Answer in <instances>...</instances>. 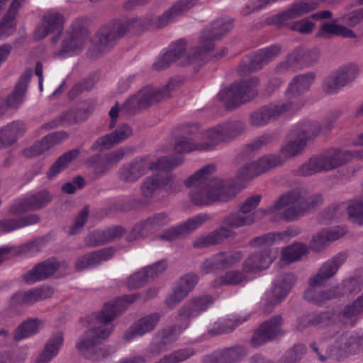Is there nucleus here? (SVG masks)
Segmentation results:
<instances>
[{
    "instance_id": "nucleus-1",
    "label": "nucleus",
    "mask_w": 363,
    "mask_h": 363,
    "mask_svg": "<svg viewBox=\"0 0 363 363\" xmlns=\"http://www.w3.org/2000/svg\"><path fill=\"white\" fill-rule=\"evenodd\" d=\"M233 28L232 23L217 19L210 26L205 28L199 39V45L186 53V42L179 40L166 52L162 57L153 65L155 70L160 71L168 68L173 62L180 66L206 60L213 50L214 41L220 40Z\"/></svg>"
},
{
    "instance_id": "nucleus-2",
    "label": "nucleus",
    "mask_w": 363,
    "mask_h": 363,
    "mask_svg": "<svg viewBox=\"0 0 363 363\" xmlns=\"http://www.w3.org/2000/svg\"><path fill=\"white\" fill-rule=\"evenodd\" d=\"M138 294L127 295L114 302L104 305L100 312L95 315L96 326L86 331L84 336L76 344L78 352L84 357L99 359L106 355V351L99 347L103 340L108 339L114 329L112 322L139 297Z\"/></svg>"
},
{
    "instance_id": "nucleus-3",
    "label": "nucleus",
    "mask_w": 363,
    "mask_h": 363,
    "mask_svg": "<svg viewBox=\"0 0 363 363\" xmlns=\"http://www.w3.org/2000/svg\"><path fill=\"white\" fill-rule=\"evenodd\" d=\"M215 166L208 164L189 177L184 184L191 188V201L196 206H209L216 202H228L237 194L235 187L218 178L211 177Z\"/></svg>"
},
{
    "instance_id": "nucleus-4",
    "label": "nucleus",
    "mask_w": 363,
    "mask_h": 363,
    "mask_svg": "<svg viewBox=\"0 0 363 363\" xmlns=\"http://www.w3.org/2000/svg\"><path fill=\"white\" fill-rule=\"evenodd\" d=\"M183 161L182 157H163L156 161L150 160L147 157L136 158L123 164L118 171V177L121 182L134 183L149 170H170L182 164Z\"/></svg>"
},
{
    "instance_id": "nucleus-5",
    "label": "nucleus",
    "mask_w": 363,
    "mask_h": 363,
    "mask_svg": "<svg viewBox=\"0 0 363 363\" xmlns=\"http://www.w3.org/2000/svg\"><path fill=\"white\" fill-rule=\"evenodd\" d=\"M245 130V125L240 121H233L219 124L206 130L205 138L210 142L205 147H199L186 136L178 138L174 144V150L179 154L189 153L193 150L208 149L210 145H215L223 142L229 141Z\"/></svg>"
},
{
    "instance_id": "nucleus-6",
    "label": "nucleus",
    "mask_w": 363,
    "mask_h": 363,
    "mask_svg": "<svg viewBox=\"0 0 363 363\" xmlns=\"http://www.w3.org/2000/svg\"><path fill=\"white\" fill-rule=\"evenodd\" d=\"M353 157L363 159V149L355 152L331 149L310 158L297 169V174L306 177L320 172H328L345 164Z\"/></svg>"
},
{
    "instance_id": "nucleus-7",
    "label": "nucleus",
    "mask_w": 363,
    "mask_h": 363,
    "mask_svg": "<svg viewBox=\"0 0 363 363\" xmlns=\"http://www.w3.org/2000/svg\"><path fill=\"white\" fill-rule=\"evenodd\" d=\"M306 195L307 190L303 187L291 189L280 195L267 211L260 210L257 213L279 215L280 218L286 221L296 220L304 215L303 201Z\"/></svg>"
},
{
    "instance_id": "nucleus-8",
    "label": "nucleus",
    "mask_w": 363,
    "mask_h": 363,
    "mask_svg": "<svg viewBox=\"0 0 363 363\" xmlns=\"http://www.w3.org/2000/svg\"><path fill=\"white\" fill-rule=\"evenodd\" d=\"M146 25L145 18H131L124 21H115L104 24L96 33L95 46L99 52L108 51L128 31L143 28Z\"/></svg>"
},
{
    "instance_id": "nucleus-9",
    "label": "nucleus",
    "mask_w": 363,
    "mask_h": 363,
    "mask_svg": "<svg viewBox=\"0 0 363 363\" xmlns=\"http://www.w3.org/2000/svg\"><path fill=\"white\" fill-rule=\"evenodd\" d=\"M259 84V80L257 77L241 80L221 90L218 94V98L228 108L237 107L250 101L257 96V87Z\"/></svg>"
},
{
    "instance_id": "nucleus-10",
    "label": "nucleus",
    "mask_w": 363,
    "mask_h": 363,
    "mask_svg": "<svg viewBox=\"0 0 363 363\" xmlns=\"http://www.w3.org/2000/svg\"><path fill=\"white\" fill-rule=\"evenodd\" d=\"M89 40V32L84 20L76 19L62 41L61 50L56 53L59 57L80 52Z\"/></svg>"
},
{
    "instance_id": "nucleus-11",
    "label": "nucleus",
    "mask_w": 363,
    "mask_h": 363,
    "mask_svg": "<svg viewBox=\"0 0 363 363\" xmlns=\"http://www.w3.org/2000/svg\"><path fill=\"white\" fill-rule=\"evenodd\" d=\"M302 104L294 101L262 106L250 114V123L251 125L256 127L266 125L272 119H276L288 112L298 111Z\"/></svg>"
},
{
    "instance_id": "nucleus-12",
    "label": "nucleus",
    "mask_w": 363,
    "mask_h": 363,
    "mask_svg": "<svg viewBox=\"0 0 363 363\" xmlns=\"http://www.w3.org/2000/svg\"><path fill=\"white\" fill-rule=\"evenodd\" d=\"M313 5L305 4L304 1L295 2L285 10L268 17L266 23L279 28H287L291 30V25L294 22L292 20L313 11Z\"/></svg>"
},
{
    "instance_id": "nucleus-13",
    "label": "nucleus",
    "mask_w": 363,
    "mask_h": 363,
    "mask_svg": "<svg viewBox=\"0 0 363 363\" xmlns=\"http://www.w3.org/2000/svg\"><path fill=\"white\" fill-rule=\"evenodd\" d=\"M242 259V253L240 251L220 252L205 259L200 269L205 274L213 273L218 270L231 268L238 264Z\"/></svg>"
},
{
    "instance_id": "nucleus-14",
    "label": "nucleus",
    "mask_w": 363,
    "mask_h": 363,
    "mask_svg": "<svg viewBox=\"0 0 363 363\" xmlns=\"http://www.w3.org/2000/svg\"><path fill=\"white\" fill-rule=\"evenodd\" d=\"M179 186V182L174 181V177L169 175L162 177L158 174L146 177L140 184V190L143 199L146 203H152L159 196L164 186L172 187Z\"/></svg>"
},
{
    "instance_id": "nucleus-15",
    "label": "nucleus",
    "mask_w": 363,
    "mask_h": 363,
    "mask_svg": "<svg viewBox=\"0 0 363 363\" xmlns=\"http://www.w3.org/2000/svg\"><path fill=\"white\" fill-rule=\"evenodd\" d=\"M282 323L283 320L280 315H274L262 323L255 331L251 338L252 345L258 347L274 340L281 333Z\"/></svg>"
},
{
    "instance_id": "nucleus-16",
    "label": "nucleus",
    "mask_w": 363,
    "mask_h": 363,
    "mask_svg": "<svg viewBox=\"0 0 363 363\" xmlns=\"http://www.w3.org/2000/svg\"><path fill=\"white\" fill-rule=\"evenodd\" d=\"M294 282V277L291 274H286L277 281L272 291L267 294L266 303L263 307L264 313H271L274 306L285 298Z\"/></svg>"
},
{
    "instance_id": "nucleus-17",
    "label": "nucleus",
    "mask_w": 363,
    "mask_h": 363,
    "mask_svg": "<svg viewBox=\"0 0 363 363\" xmlns=\"http://www.w3.org/2000/svg\"><path fill=\"white\" fill-rule=\"evenodd\" d=\"M315 78V75L313 72H308L294 77L286 91V96L289 100L288 102L296 101L298 104L301 103L303 104L299 109L303 107L306 100L300 96L309 90Z\"/></svg>"
},
{
    "instance_id": "nucleus-18",
    "label": "nucleus",
    "mask_w": 363,
    "mask_h": 363,
    "mask_svg": "<svg viewBox=\"0 0 363 363\" xmlns=\"http://www.w3.org/2000/svg\"><path fill=\"white\" fill-rule=\"evenodd\" d=\"M175 84L169 82L161 89L146 88L140 91L135 96L137 105L140 108H145L156 103L164 101L171 97Z\"/></svg>"
},
{
    "instance_id": "nucleus-19",
    "label": "nucleus",
    "mask_w": 363,
    "mask_h": 363,
    "mask_svg": "<svg viewBox=\"0 0 363 363\" xmlns=\"http://www.w3.org/2000/svg\"><path fill=\"white\" fill-rule=\"evenodd\" d=\"M53 294L54 290L50 286L38 287L28 291H18L12 296L10 306L12 308L23 305L30 306L38 301L50 298Z\"/></svg>"
},
{
    "instance_id": "nucleus-20",
    "label": "nucleus",
    "mask_w": 363,
    "mask_h": 363,
    "mask_svg": "<svg viewBox=\"0 0 363 363\" xmlns=\"http://www.w3.org/2000/svg\"><path fill=\"white\" fill-rule=\"evenodd\" d=\"M133 134L132 128L128 124L118 126L113 132L99 138L91 146L92 151L110 150L114 145L128 139Z\"/></svg>"
},
{
    "instance_id": "nucleus-21",
    "label": "nucleus",
    "mask_w": 363,
    "mask_h": 363,
    "mask_svg": "<svg viewBox=\"0 0 363 363\" xmlns=\"http://www.w3.org/2000/svg\"><path fill=\"white\" fill-rule=\"evenodd\" d=\"M52 200V196L47 191H42L32 194L21 200L16 201L10 208L11 214H21L28 211L37 210L45 206Z\"/></svg>"
},
{
    "instance_id": "nucleus-22",
    "label": "nucleus",
    "mask_w": 363,
    "mask_h": 363,
    "mask_svg": "<svg viewBox=\"0 0 363 363\" xmlns=\"http://www.w3.org/2000/svg\"><path fill=\"white\" fill-rule=\"evenodd\" d=\"M281 52V47L274 45L259 50L248 64H242L239 68L240 75H246L260 69L263 65H267Z\"/></svg>"
},
{
    "instance_id": "nucleus-23",
    "label": "nucleus",
    "mask_w": 363,
    "mask_h": 363,
    "mask_svg": "<svg viewBox=\"0 0 363 363\" xmlns=\"http://www.w3.org/2000/svg\"><path fill=\"white\" fill-rule=\"evenodd\" d=\"M345 255H338L322 264L317 273L308 279V285L316 287L324 285L337 272L340 266L345 261Z\"/></svg>"
},
{
    "instance_id": "nucleus-24",
    "label": "nucleus",
    "mask_w": 363,
    "mask_h": 363,
    "mask_svg": "<svg viewBox=\"0 0 363 363\" xmlns=\"http://www.w3.org/2000/svg\"><path fill=\"white\" fill-rule=\"evenodd\" d=\"M275 255L272 250H255L248 255L242 262L245 272L257 273L267 269L275 259Z\"/></svg>"
},
{
    "instance_id": "nucleus-25",
    "label": "nucleus",
    "mask_w": 363,
    "mask_h": 363,
    "mask_svg": "<svg viewBox=\"0 0 363 363\" xmlns=\"http://www.w3.org/2000/svg\"><path fill=\"white\" fill-rule=\"evenodd\" d=\"M64 17L57 12L50 11L43 17V23L34 32V38L40 40L51 33L60 34L63 30Z\"/></svg>"
},
{
    "instance_id": "nucleus-26",
    "label": "nucleus",
    "mask_w": 363,
    "mask_h": 363,
    "mask_svg": "<svg viewBox=\"0 0 363 363\" xmlns=\"http://www.w3.org/2000/svg\"><path fill=\"white\" fill-rule=\"evenodd\" d=\"M114 254L115 250L113 247L93 251L77 258L74 263V267L77 271L79 272L88 268L95 267L112 258Z\"/></svg>"
},
{
    "instance_id": "nucleus-27",
    "label": "nucleus",
    "mask_w": 363,
    "mask_h": 363,
    "mask_svg": "<svg viewBox=\"0 0 363 363\" xmlns=\"http://www.w3.org/2000/svg\"><path fill=\"white\" fill-rule=\"evenodd\" d=\"M182 330V326L174 325L159 331L152 343L151 352L160 353L166 351L177 340Z\"/></svg>"
},
{
    "instance_id": "nucleus-28",
    "label": "nucleus",
    "mask_w": 363,
    "mask_h": 363,
    "mask_svg": "<svg viewBox=\"0 0 363 363\" xmlns=\"http://www.w3.org/2000/svg\"><path fill=\"white\" fill-rule=\"evenodd\" d=\"M213 303V298L209 295L192 298L179 308L178 316L180 319L196 317L205 311Z\"/></svg>"
},
{
    "instance_id": "nucleus-29",
    "label": "nucleus",
    "mask_w": 363,
    "mask_h": 363,
    "mask_svg": "<svg viewBox=\"0 0 363 363\" xmlns=\"http://www.w3.org/2000/svg\"><path fill=\"white\" fill-rule=\"evenodd\" d=\"M59 267L60 264L57 261L48 259L35 265L23 276V280L27 284L45 280L53 275Z\"/></svg>"
},
{
    "instance_id": "nucleus-30",
    "label": "nucleus",
    "mask_w": 363,
    "mask_h": 363,
    "mask_svg": "<svg viewBox=\"0 0 363 363\" xmlns=\"http://www.w3.org/2000/svg\"><path fill=\"white\" fill-rule=\"evenodd\" d=\"M68 135L65 131L55 132L44 137L41 140L23 150V155L26 157H33L43 154L53 145L67 139Z\"/></svg>"
},
{
    "instance_id": "nucleus-31",
    "label": "nucleus",
    "mask_w": 363,
    "mask_h": 363,
    "mask_svg": "<svg viewBox=\"0 0 363 363\" xmlns=\"http://www.w3.org/2000/svg\"><path fill=\"white\" fill-rule=\"evenodd\" d=\"M255 222L253 214L244 215L240 211L225 216L218 229L225 239L234 235L233 229L251 225Z\"/></svg>"
},
{
    "instance_id": "nucleus-32",
    "label": "nucleus",
    "mask_w": 363,
    "mask_h": 363,
    "mask_svg": "<svg viewBox=\"0 0 363 363\" xmlns=\"http://www.w3.org/2000/svg\"><path fill=\"white\" fill-rule=\"evenodd\" d=\"M247 354V350L236 345L217 350L205 357V363H233L241 360Z\"/></svg>"
},
{
    "instance_id": "nucleus-33",
    "label": "nucleus",
    "mask_w": 363,
    "mask_h": 363,
    "mask_svg": "<svg viewBox=\"0 0 363 363\" xmlns=\"http://www.w3.org/2000/svg\"><path fill=\"white\" fill-rule=\"evenodd\" d=\"M345 233L344 228L339 226L330 229H323L315 234L310 242V248L315 252H320L328 244L341 238Z\"/></svg>"
},
{
    "instance_id": "nucleus-34",
    "label": "nucleus",
    "mask_w": 363,
    "mask_h": 363,
    "mask_svg": "<svg viewBox=\"0 0 363 363\" xmlns=\"http://www.w3.org/2000/svg\"><path fill=\"white\" fill-rule=\"evenodd\" d=\"M160 319L158 313H153L146 315L135 322L124 335L125 340H130L136 336H142L144 334L153 330Z\"/></svg>"
},
{
    "instance_id": "nucleus-35",
    "label": "nucleus",
    "mask_w": 363,
    "mask_h": 363,
    "mask_svg": "<svg viewBox=\"0 0 363 363\" xmlns=\"http://www.w3.org/2000/svg\"><path fill=\"white\" fill-rule=\"evenodd\" d=\"M26 126L21 121H13L0 130V148L9 147L24 135Z\"/></svg>"
},
{
    "instance_id": "nucleus-36",
    "label": "nucleus",
    "mask_w": 363,
    "mask_h": 363,
    "mask_svg": "<svg viewBox=\"0 0 363 363\" xmlns=\"http://www.w3.org/2000/svg\"><path fill=\"white\" fill-rule=\"evenodd\" d=\"M321 129V125L318 121H303L291 130V135L304 140V142L307 143L308 141L314 140L320 134Z\"/></svg>"
},
{
    "instance_id": "nucleus-37",
    "label": "nucleus",
    "mask_w": 363,
    "mask_h": 363,
    "mask_svg": "<svg viewBox=\"0 0 363 363\" xmlns=\"http://www.w3.org/2000/svg\"><path fill=\"white\" fill-rule=\"evenodd\" d=\"M291 235L292 233L290 230L280 233H269L251 239L249 245L252 248L257 249V250H272L270 247L275 240L288 238Z\"/></svg>"
},
{
    "instance_id": "nucleus-38",
    "label": "nucleus",
    "mask_w": 363,
    "mask_h": 363,
    "mask_svg": "<svg viewBox=\"0 0 363 363\" xmlns=\"http://www.w3.org/2000/svg\"><path fill=\"white\" fill-rule=\"evenodd\" d=\"M248 272L242 269H232L226 272L224 274L216 279L213 285L215 287L222 286H238L248 281Z\"/></svg>"
},
{
    "instance_id": "nucleus-39",
    "label": "nucleus",
    "mask_w": 363,
    "mask_h": 363,
    "mask_svg": "<svg viewBox=\"0 0 363 363\" xmlns=\"http://www.w3.org/2000/svg\"><path fill=\"white\" fill-rule=\"evenodd\" d=\"M31 75L30 71H26L22 74L16 85L14 91L6 100V104L9 108H17L22 103Z\"/></svg>"
},
{
    "instance_id": "nucleus-40",
    "label": "nucleus",
    "mask_w": 363,
    "mask_h": 363,
    "mask_svg": "<svg viewBox=\"0 0 363 363\" xmlns=\"http://www.w3.org/2000/svg\"><path fill=\"white\" fill-rule=\"evenodd\" d=\"M63 340L64 338L62 333L53 335L48 340L35 363H48L56 357L63 343Z\"/></svg>"
},
{
    "instance_id": "nucleus-41",
    "label": "nucleus",
    "mask_w": 363,
    "mask_h": 363,
    "mask_svg": "<svg viewBox=\"0 0 363 363\" xmlns=\"http://www.w3.org/2000/svg\"><path fill=\"white\" fill-rule=\"evenodd\" d=\"M63 340L64 338L62 333L53 335L48 340L35 363H48L56 357L63 343Z\"/></svg>"
},
{
    "instance_id": "nucleus-42",
    "label": "nucleus",
    "mask_w": 363,
    "mask_h": 363,
    "mask_svg": "<svg viewBox=\"0 0 363 363\" xmlns=\"http://www.w3.org/2000/svg\"><path fill=\"white\" fill-rule=\"evenodd\" d=\"M63 340L64 338L62 333L53 335L48 340L35 363H48L56 357L63 343Z\"/></svg>"
},
{
    "instance_id": "nucleus-43",
    "label": "nucleus",
    "mask_w": 363,
    "mask_h": 363,
    "mask_svg": "<svg viewBox=\"0 0 363 363\" xmlns=\"http://www.w3.org/2000/svg\"><path fill=\"white\" fill-rule=\"evenodd\" d=\"M247 318H234L218 320L209 323L208 333L211 336L220 335L222 334L233 332L240 324L246 321Z\"/></svg>"
},
{
    "instance_id": "nucleus-44",
    "label": "nucleus",
    "mask_w": 363,
    "mask_h": 363,
    "mask_svg": "<svg viewBox=\"0 0 363 363\" xmlns=\"http://www.w3.org/2000/svg\"><path fill=\"white\" fill-rule=\"evenodd\" d=\"M43 324V320L37 318L22 322L13 331V340L18 342L36 334Z\"/></svg>"
},
{
    "instance_id": "nucleus-45",
    "label": "nucleus",
    "mask_w": 363,
    "mask_h": 363,
    "mask_svg": "<svg viewBox=\"0 0 363 363\" xmlns=\"http://www.w3.org/2000/svg\"><path fill=\"white\" fill-rule=\"evenodd\" d=\"M94 107V104L91 101L87 108H72L62 115L61 121L70 125L82 122L88 118Z\"/></svg>"
},
{
    "instance_id": "nucleus-46",
    "label": "nucleus",
    "mask_w": 363,
    "mask_h": 363,
    "mask_svg": "<svg viewBox=\"0 0 363 363\" xmlns=\"http://www.w3.org/2000/svg\"><path fill=\"white\" fill-rule=\"evenodd\" d=\"M315 287L309 286L305 291L304 297L306 300L313 302L318 306H322L327 301L336 298L337 291V289H328L316 291Z\"/></svg>"
},
{
    "instance_id": "nucleus-47",
    "label": "nucleus",
    "mask_w": 363,
    "mask_h": 363,
    "mask_svg": "<svg viewBox=\"0 0 363 363\" xmlns=\"http://www.w3.org/2000/svg\"><path fill=\"white\" fill-rule=\"evenodd\" d=\"M308 252V247L302 243L296 242L282 249L281 260L285 264H291L300 260Z\"/></svg>"
},
{
    "instance_id": "nucleus-48",
    "label": "nucleus",
    "mask_w": 363,
    "mask_h": 363,
    "mask_svg": "<svg viewBox=\"0 0 363 363\" xmlns=\"http://www.w3.org/2000/svg\"><path fill=\"white\" fill-rule=\"evenodd\" d=\"M79 153L80 151L79 149H73L65 152L50 167V169L47 172L48 177L49 179H52L61 172L69 163L79 155Z\"/></svg>"
},
{
    "instance_id": "nucleus-49",
    "label": "nucleus",
    "mask_w": 363,
    "mask_h": 363,
    "mask_svg": "<svg viewBox=\"0 0 363 363\" xmlns=\"http://www.w3.org/2000/svg\"><path fill=\"white\" fill-rule=\"evenodd\" d=\"M25 0H13L9 7V11L6 15L3 17L0 23V28L2 32L9 33L13 32L16 26V17L18 10L22 6V3Z\"/></svg>"
},
{
    "instance_id": "nucleus-50",
    "label": "nucleus",
    "mask_w": 363,
    "mask_h": 363,
    "mask_svg": "<svg viewBox=\"0 0 363 363\" xmlns=\"http://www.w3.org/2000/svg\"><path fill=\"white\" fill-rule=\"evenodd\" d=\"M289 137V141L281 148V154L285 159L300 155L307 145L304 140L293 137L291 132Z\"/></svg>"
},
{
    "instance_id": "nucleus-51",
    "label": "nucleus",
    "mask_w": 363,
    "mask_h": 363,
    "mask_svg": "<svg viewBox=\"0 0 363 363\" xmlns=\"http://www.w3.org/2000/svg\"><path fill=\"white\" fill-rule=\"evenodd\" d=\"M155 232L156 230L153 227L152 222L149 218H147L134 225L126 239L128 241H133L146 238Z\"/></svg>"
},
{
    "instance_id": "nucleus-52",
    "label": "nucleus",
    "mask_w": 363,
    "mask_h": 363,
    "mask_svg": "<svg viewBox=\"0 0 363 363\" xmlns=\"http://www.w3.org/2000/svg\"><path fill=\"white\" fill-rule=\"evenodd\" d=\"M340 314L345 319L350 320L352 325L354 324L358 316L363 314V294L345 306Z\"/></svg>"
},
{
    "instance_id": "nucleus-53",
    "label": "nucleus",
    "mask_w": 363,
    "mask_h": 363,
    "mask_svg": "<svg viewBox=\"0 0 363 363\" xmlns=\"http://www.w3.org/2000/svg\"><path fill=\"white\" fill-rule=\"evenodd\" d=\"M224 236L220 231L215 230L206 235H201L195 239L193 242L194 248H204L216 245L223 242Z\"/></svg>"
},
{
    "instance_id": "nucleus-54",
    "label": "nucleus",
    "mask_w": 363,
    "mask_h": 363,
    "mask_svg": "<svg viewBox=\"0 0 363 363\" xmlns=\"http://www.w3.org/2000/svg\"><path fill=\"white\" fill-rule=\"evenodd\" d=\"M259 175L283 164L284 161L277 155H265L253 162Z\"/></svg>"
},
{
    "instance_id": "nucleus-55",
    "label": "nucleus",
    "mask_w": 363,
    "mask_h": 363,
    "mask_svg": "<svg viewBox=\"0 0 363 363\" xmlns=\"http://www.w3.org/2000/svg\"><path fill=\"white\" fill-rule=\"evenodd\" d=\"M87 164L96 177L103 176L111 168L105 155H95L87 160Z\"/></svg>"
},
{
    "instance_id": "nucleus-56",
    "label": "nucleus",
    "mask_w": 363,
    "mask_h": 363,
    "mask_svg": "<svg viewBox=\"0 0 363 363\" xmlns=\"http://www.w3.org/2000/svg\"><path fill=\"white\" fill-rule=\"evenodd\" d=\"M333 74L343 87L357 77L358 67L355 65H347L340 67L337 70L333 72Z\"/></svg>"
},
{
    "instance_id": "nucleus-57",
    "label": "nucleus",
    "mask_w": 363,
    "mask_h": 363,
    "mask_svg": "<svg viewBox=\"0 0 363 363\" xmlns=\"http://www.w3.org/2000/svg\"><path fill=\"white\" fill-rule=\"evenodd\" d=\"M304 60V50L298 48L294 50L291 53H290L286 61L280 63L277 69L279 71H281L283 69H289L291 68L294 67L297 65H304L303 64Z\"/></svg>"
},
{
    "instance_id": "nucleus-58",
    "label": "nucleus",
    "mask_w": 363,
    "mask_h": 363,
    "mask_svg": "<svg viewBox=\"0 0 363 363\" xmlns=\"http://www.w3.org/2000/svg\"><path fill=\"white\" fill-rule=\"evenodd\" d=\"M349 218L359 225L363 224V201L354 199L350 201L346 208Z\"/></svg>"
},
{
    "instance_id": "nucleus-59",
    "label": "nucleus",
    "mask_w": 363,
    "mask_h": 363,
    "mask_svg": "<svg viewBox=\"0 0 363 363\" xmlns=\"http://www.w3.org/2000/svg\"><path fill=\"white\" fill-rule=\"evenodd\" d=\"M125 229L120 225H114L108 228L97 234L99 241L101 243H106L118 240L125 234Z\"/></svg>"
},
{
    "instance_id": "nucleus-60",
    "label": "nucleus",
    "mask_w": 363,
    "mask_h": 363,
    "mask_svg": "<svg viewBox=\"0 0 363 363\" xmlns=\"http://www.w3.org/2000/svg\"><path fill=\"white\" fill-rule=\"evenodd\" d=\"M337 347L340 350H350L353 349V345L363 346V333L360 336H352L348 333L341 335L337 341Z\"/></svg>"
},
{
    "instance_id": "nucleus-61",
    "label": "nucleus",
    "mask_w": 363,
    "mask_h": 363,
    "mask_svg": "<svg viewBox=\"0 0 363 363\" xmlns=\"http://www.w3.org/2000/svg\"><path fill=\"white\" fill-rule=\"evenodd\" d=\"M210 219V216L207 213H201L196 216L188 219L184 223L180 224L184 235H187L202 225L205 222Z\"/></svg>"
},
{
    "instance_id": "nucleus-62",
    "label": "nucleus",
    "mask_w": 363,
    "mask_h": 363,
    "mask_svg": "<svg viewBox=\"0 0 363 363\" xmlns=\"http://www.w3.org/2000/svg\"><path fill=\"white\" fill-rule=\"evenodd\" d=\"M210 219V216L207 213H201L196 216L188 219L184 223L180 224L184 235H187L202 225L205 222Z\"/></svg>"
},
{
    "instance_id": "nucleus-63",
    "label": "nucleus",
    "mask_w": 363,
    "mask_h": 363,
    "mask_svg": "<svg viewBox=\"0 0 363 363\" xmlns=\"http://www.w3.org/2000/svg\"><path fill=\"white\" fill-rule=\"evenodd\" d=\"M306 352V347L304 345H296L282 358V363H298Z\"/></svg>"
},
{
    "instance_id": "nucleus-64",
    "label": "nucleus",
    "mask_w": 363,
    "mask_h": 363,
    "mask_svg": "<svg viewBox=\"0 0 363 363\" xmlns=\"http://www.w3.org/2000/svg\"><path fill=\"white\" fill-rule=\"evenodd\" d=\"M198 283V277L195 274L189 273L180 278L177 286L186 295L193 290Z\"/></svg>"
}]
</instances>
